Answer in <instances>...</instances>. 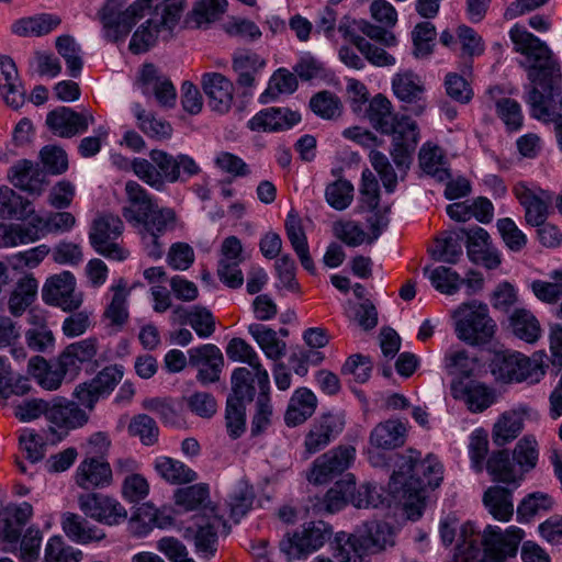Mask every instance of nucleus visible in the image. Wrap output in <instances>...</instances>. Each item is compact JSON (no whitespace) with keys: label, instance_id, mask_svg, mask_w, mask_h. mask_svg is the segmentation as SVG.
Wrapping results in <instances>:
<instances>
[{"label":"nucleus","instance_id":"nucleus-1","mask_svg":"<svg viewBox=\"0 0 562 562\" xmlns=\"http://www.w3.org/2000/svg\"><path fill=\"white\" fill-rule=\"evenodd\" d=\"M396 465L390 492L403 504L407 517L417 520L425 507L426 487L436 488L442 481V464L432 454L420 460V452L411 449L398 457Z\"/></svg>","mask_w":562,"mask_h":562},{"label":"nucleus","instance_id":"nucleus-2","mask_svg":"<svg viewBox=\"0 0 562 562\" xmlns=\"http://www.w3.org/2000/svg\"><path fill=\"white\" fill-rule=\"evenodd\" d=\"M524 536V530L516 526H510L503 531L498 526L488 525L480 533L471 522H467L460 530L456 561L470 562L482 558L480 562H503L516 555Z\"/></svg>","mask_w":562,"mask_h":562},{"label":"nucleus","instance_id":"nucleus-3","mask_svg":"<svg viewBox=\"0 0 562 562\" xmlns=\"http://www.w3.org/2000/svg\"><path fill=\"white\" fill-rule=\"evenodd\" d=\"M366 113L378 132L392 135L390 154L397 169L401 172L408 169L419 142L417 123L407 115L393 113L391 101L381 93L369 101Z\"/></svg>","mask_w":562,"mask_h":562},{"label":"nucleus","instance_id":"nucleus-4","mask_svg":"<svg viewBox=\"0 0 562 562\" xmlns=\"http://www.w3.org/2000/svg\"><path fill=\"white\" fill-rule=\"evenodd\" d=\"M509 38L515 52L524 57L520 65L531 82L527 93L537 89L539 93L549 94L562 88L559 64L543 41L517 24L510 29Z\"/></svg>","mask_w":562,"mask_h":562},{"label":"nucleus","instance_id":"nucleus-5","mask_svg":"<svg viewBox=\"0 0 562 562\" xmlns=\"http://www.w3.org/2000/svg\"><path fill=\"white\" fill-rule=\"evenodd\" d=\"M131 169L140 181L157 191L164 190L167 182L186 181L201 171L190 156L175 157L159 149H153L149 159L134 158L131 161Z\"/></svg>","mask_w":562,"mask_h":562},{"label":"nucleus","instance_id":"nucleus-6","mask_svg":"<svg viewBox=\"0 0 562 562\" xmlns=\"http://www.w3.org/2000/svg\"><path fill=\"white\" fill-rule=\"evenodd\" d=\"M182 11V0H166L156 5L153 15L133 34L130 49L135 54L144 53L153 47L159 37L168 38Z\"/></svg>","mask_w":562,"mask_h":562},{"label":"nucleus","instance_id":"nucleus-7","mask_svg":"<svg viewBox=\"0 0 562 562\" xmlns=\"http://www.w3.org/2000/svg\"><path fill=\"white\" fill-rule=\"evenodd\" d=\"M453 317L458 338L470 345L486 344L495 334L496 324L485 304L476 301L464 303L454 311Z\"/></svg>","mask_w":562,"mask_h":562},{"label":"nucleus","instance_id":"nucleus-8","mask_svg":"<svg viewBox=\"0 0 562 562\" xmlns=\"http://www.w3.org/2000/svg\"><path fill=\"white\" fill-rule=\"evenodd\" d=\"M124 224L120 216L102 214L93 220L89 241L92 248L101 256L116 261H123L130 256V251L122 245Z\"/></svg>","mask_w":562,"mask_h":562},{"label":"nucleus","instance_id":"nucleus-9","mask_svg":"<svg viewBox=\"0 0 562 562\" xmlns=\"http://www.w3.org/2000/svg\"><path fill=\"white\" fill-rule=\"evenodd\" d=\"M177 225V214L171 207L157 205L140 222L133 225L138 231L142 245L146 255L155 260L164 254L161 237L172 232Z\"/></svg>","mask_w":562,"mask_h":562},{"label":"nucleus","instance_id":"nucleus-10","mask_svg":"<svg viewBox=\"0 0 562 562\" xmlns=\"http://www.w3.org/2000/svg\"><path fill=\"white\" fill-rule=\"evenodd\" d=\"M151 2L153 0H137L123 12H116L109 4L104 5L98 13L104 36L113 42L124 38L136 22L150 11Z\"/></svg>","mask_w":562,"mask_h":562},{"label":"nucleus","instance_id":"nucleus-11","mask_svg":"<svg viewBox=\"0 0 562 562\" xmlns=\"http://www.w3.org/2000/svg\"><path fill=\"white\" fill-rule=\"evenodd\" d=\"M493 373L498 380L510 383L526 380L539 381L546 371L536 359H530L520 352H504L495 358Z\"/></svg>","mask_w":562,"mask_h":562},{"label":"nucleus","instance_id":"nucleus-12","mask_svg":"<svg viewBox=\"0 0 562 562\" xmlns=\"http://www.w3.org/2000/svg\"><path fill=\"white\" fill-rule=\"evenodd\" d=\"M512 192L525 211V222L528 225L543 224L550 214L553 195L550 191L535 183L516 182Z\"/></svg>","mask_w":562,"mask_h":562},{"label":"nucleus","instance_id":"nucleus-13","mask_svg":"<svg viewBox=\"0 0 562 562\" xmlns=\"http://www.w3.org/2000/svg\"><path fill=\"white\" fill-rule=\"evenodd\" d=\"M525 101L535 119L553 123L557 145L562 153V88L549 94L532 89L526 93Z\"/></svg>","mask_w":562,"mask_h":562},{"label":"nucleus","instance_id":"nucleus-14","mask_svg":"<svg viewBox=\"0 0 562 562\" xmlns=\"http://www.w3.org/2000/svg\"><path fill=\"white\" fill-rule=\"evenodd\" d=\"M356 458L352 446H338L317 457L311 468L308 481L325 484L348 470Z\"/></svg>","mask_w":562,"mask_h":562},{"label":"nucleus","instance_id":"nucleus-15","mask_svg":"<svg viewBox=\"0 0 562 562\" xmlns=\"http://www.w3.org/2000/svg\"><path fill=\"white\" fill-rule=\"evenodd\" d=\"M327 536L328 530L323 522H310L288 535L280 542V548L292 559H305L324 546Z\"/></svg>","mask_w":562,"mask_h":562},{"label":"nucleus","instance_id":"nucleus-16","mask_svg":"<svg viewBox=\"0 0 562 562\" xmlns=\"http://www.w3.org/2000/svg\"><path fill=\"white\" fill-rule=\"evenodd\" d=\"M78 504L85 515L109 526L119 525L127 517L126 509L119 501L103 494L80 495Z\"/></svg>","mask_w":562,"mask_h":562},{"label":"nucleus","instance_id":"nucleus-17","mask_svg":"<svg viewBox=\"0 0 562 562\" xmlns=\"http://www.w3.org/2000/svg\"><path fill=\"white\" fill-rule=\"evenodd\" d=\"M76 279L72 273L65 271L50 277L42 290L43 300L64 311H75L82 303V294L77 293Z\"/></svg>","mask_w":562,"mask_h":562},{"label":"nucleus","instance_id":"nucleus-18","mask_svg":"<svg viewBox=\"0 0 562 562\" xmlns=\"http://www.w3.org/2000/svg\"><path fill=\"white\" fill-rule=\"evenodd\" d=\"M94 121L90 111L76 112L68 106H58L48 112L46 116L48 130L54 135L63 138H71L78 134H83Z\"/></svg>","mask_w":562,"mask_h":562},{"label":"nucleus","instance_id":"nucleus-19","mask_svg":"<svg viewBox=\"0 0 562 562\" xmlns=\"http://www.w3.org/2000/svg\"><path fill=\"white\" fill-rule=\"evenodd\" d=\"M345 428L342 414H323L313 422L304 438V448L308 454H314L334 441Z\"/></svg>","mask_w":562,"mask_h":562},{"label":"nucleus","instance_id":"nucleus-20","mask_svg":"<svg viewBox=\"0 0 562 562\" xmlns=\"http://www.w3.org/2000/svg\"><path fill=\"white\" fill-rule=\"evenodd\" d=\"M464 241L472 262L481 263L487 269H496L501 265L499 252L493 246L486 229L480 226L464 228Z\"/></svg>","mask_w":562,"mask_h":562},{"label":"nucleus","instance_id":"nucleus-21","mask_svg":"<svg viewBox=\"0 0 562 562\" xmlns=\"http://www.w3.org/2000/svg\"><path fill=\"white\" fill-rule=\"evenodd\" d=\"M189 364L198 368L196 379L202 384L220 380L224 358L221 349L213 344H205L188 350Z\"/></svg>","mask_w":562,"mask_h":562},{"label":"nucleus","instance_id":"nucleus-22","mask_svg":"<svg viewBox=\"0 0 562 562\" xmlns=\"http://www.w3.org/2000/svg\"><path fill=\"white\" fill-rule=\"evenodd\" d=\"M210 109L216 113H227L234 102V85L220 72H206L201 79Z\"/></svg>","mask_w":562,"mask_h":562},{"label":"nucleus","instance_id":"nucleus-23","mask_svg":"<svg viewBox=\"0 0 562 562\" xmlns=\"http://www.w3.org/2000/svg\"><path fill=\"white\" fill-rule=\"evenodd\" d=\"M8 179L15 188L37 195L45 190L48 183L44 169L27 159L12 165L8 170Z\"/></svg>","mask_w":562,"mask_h":562},{"label":"nucleus","instance_id":"nucleus-24","mask_svg":"<svg viewBox=\"0 0 562 562\" xmlns=\"http://www.w3.org/2000/svg\"><path fill=\"white\" fill-rule=\"evenodd\" d=\"M143 93L153 94L161 106L172 108L176 104V88L168 77L160 74L151 64L143 66L139 76Z\"/></svg>","mask_w":562,"mask_h":562},{"label":"nucleus","instance_id":"nucleus-25","mask_svg":"<svg viewBox=\"0 0 562 562\" xmlns=\"http://www.w3.org/2000/svg\"><path fill=\"white\" fill-rule=\"evenodd\" d=\"M124 192L126 203L122 215L132 226L158 205L156 199L135 180L126 181Z\"/></svg>","mask_w":562,"mask_h":562},{"label":"nucleus","instance_id":"nucleus-26","mask_svg":"<svg viewBox=\"0 0 562 562\" xmlns=\"http://www.w3.org/2000/svg\"><path fill=\"white\" fill-rule=\"evenodd\" d=\"M130 289L127 282L120 278L109 288L106 295L108 303L103 312V321L106 325L116 329H121L128 321V296Z\"/></svg>","mask_w":562,"mask_h":562},{"label":"nucleus","instance_id":"nucleus-27","mask_svg":"<svg viewBox=\"0 0 562 562\" xmlns=\"http://www.w3.org/2000/svg\"><path fill=\"white\" fill-rule=\"evenodd\" d=\"M116 384L115 372L110 368H105L89 382L79 384L75 389L74 395L79 404L92 411L100 397L110 394Z\"/></svg>","mask_w":562,"mask_h":562},{"label":"nucleus","instance_id":"nucleus-28","mask_svg":"<svg viewBox=\"0 0 562 562\" xmlns=\"http://www.w3.org/2000/svg\"><path fill=\"white\" fill-rule=\"evenodd\" d=\"M218 519L216 517H199L192 526L184 531L187 539H193L196 552L204 558H212L217 551L218 537L216 529Z\"/></svg>","mask_w":562,"mask_h":562},{"label":"nucleus","instance_id":"nucleus-29","mask_svg":"<svg viewBox=\"0 0 562 562\" xmlns=\"http://www.w3.org/2000/svg\"><path fill=\"white\" fill-rule=\"evenodd\" d=\"M301 116L286 108H268L257 113L248 122L251 131L277 132L291 128Z\"/></svg>","mask_w":562,"mask_h":562},{"label":"nucleus","instance_id":"nucleus-30","mask_svg":"<svg viewBox=\"0 0 562 562\" xmlns=\"http://www.w3.org/2000/svg\"><path fill=\"white\" fill-rule=\"evenodd\" d=\"M0 93L4 102L13 109H19L24 103L23 85L14 61L8 56L0 57Z\"/></svg>","mask_w":562,"mask_h":562},{"label":"nucleus","instance_id":"nucleus-31","mask_svg":"<svg viewBox=\"0 0 562 562\" xmlns=\"http://www.w3.org/2000/svg\"><path fill=\"white\" fill-rule=\"evenodd\" d=\"M316 407V395L307 387H299L289 400L284 423L289 427L302 425L313 416Z\"/></svg>","mask_w":562,"mask_h":562},{"label":"nucleus","instance_id":"nucleus-32","mask_svg":"<svg viewBox=\"0 0 562 562\" xmlns=\"http://www.w3.org/2000/svg\"><path fill=\"white\" fill-rule=\"evenodd\" d=\"M75 480L83 490L103 487L111 483L112 470L108 462L87 458L77 468Z\"/></svg>","mask_w":562,"mask_h":562},{"label":"nucleus","instance_id":"nucleus-33","mask_svg":"<svg viewBox=\"0 0 562 562\" xmlns=\"http://www.w3.org/2000/svg\"><path fill=\"white\" fill-rule=\"evenodd\" d=\"M356 491V481L352 474L346 475L330 487L322 499L314 504V510L317 514H334L341 510L348 501H351V494Z\"/></svg>","mask_w":562,"mask_h":562},{"label":"nucleus","instance_id":"nucleus-34","mask_svg":"<svg viewBox=\"0 0 562 562\" xmlns=\"http://www.w3.org/2000/svg\"><path fill=\"white\" fill-rule=\"evenodd\" d=\"M508 329L518 339L536 344L542 336V328L536 315L527 308L517 307L508 316Z\"/></svg>","mask_w":562,"mask_h":562},{"label":"nucleus","instance_id":"nucleus-35","mask_svg":"<svg viewBox=\"0 0 562 562\" xmlns=\"http://www.w3.org/2000/svg\"><path fill=\"white\" fill-rule=\"evenodd\" d=\"M226 355L233 361L247 363L255 371L257 383L267 389L269 382L268 371L261 364L257 351L243 338H233L226 347Z\"/></svg>","mask_w":562,"mask_h":562},{"label":"nucleus","instance_id":"nucleus-36","mask_svg":"<svg viewBox=\"0 0 562 562\" xmlns=\"http://www.w3.org/2000/svg\"><path fill=\"white\" fill-rule=\"evenodd\" d=\"M153 467L158 476L169 484H188L198 479V474L194 470L170 457H157L154 460Z\"/></svg>","mask_w":562,"mask_h":562},{"label":"nucleus","instance_id":"nucleus-37","mask_svg":"<svg viewBox=\"0 0 562 562\" xmlns=\"http://www.w3.org/2000/svg\"><path fill=\"white\" fill-rule=\"evenodd\" d=\"M338 30L344 35V37L351 42L364 56V58L373 66L389 67L395 65L396 59L393 55L389 54L384 48L371 44L359 34H356L350 29V26L339 24Z\"/></svg>","mask_w":562,"mask_h":562},{"label":"nucleus","instance_id":"nucleus-38","mask_svg":"<svg viewBox=\"0 0 562 562\" xmlns=\"http://www.w3.org/2000/svg\"><path fill=\"white\" fill-rule=\"evenodd\" d=\"M406 426L397 419L378 424L370 434V442L375 448L395 449L404 445Z\"/></svg>","mask_w":562,"mask_h":562},{"label":"nucleus","instance_id":"nucleus-39","mask_svg":"<svg viewBox=\"0 0 562 562\" xmlns=\"http://www.w3.org/2000/svg\"><path fill=\"white\" fill-rule=\"evenodd\" d=\"M95 355V340L83 339L67 346L58 357V361L61 368L66 369L70 376H74L80 370V366L92 360Z\"/></svg>","mask_w":562,"mask_h":562},{"label":"nucleus","instance_id":"nucleus-40","mask_svg":"<svg viewBox=\"0 0 562 562\" xmlns=\"http://www.w3.org/2000/svg\"><path fill=\"white\" fill-rule=\"evenodd\" d=\"M284 226L286 237L299 257L302 267L313 273L315 271V266L310 255L307 238L300 217L293 213H289Z\"/></svg>","mask_w":562,"mask_h":562},{"label":"nucleus","instance_id":"nucleus-41","mask_svg":"<svg viewBox=\"0 0 562 562\" xmlns=\"http://www.w3.org/2000/svg\"><path fill=\"white\" fill-rule=\"evenodd\" d=\"M33 516V507L23 502L18 505H9L4 509L2 537L7 542L16 543L21 537V530Z\"/></svg>","mask_w":562,"mask_h":562},{"label":"nucleus","instance_id":"nucleus-42","mask_svg":"<svg viewBox=\"0 0 562 562\" xmlns=\"http://www.w3.org/2000/svg\"><path fill=\"white\" fill-rule=\"evenodd\" d=\"M61 19L56 14L42 13L16 20L11 30L19 36H44L57 29Z\"/></svg>","mask_w":562,"mask_h":562},{"label":"nucleus","instance_id":"nucleus-43","mask_svg":"<svg viewBox=\"0 0 562 562\" xmlns=\"http://www.w3.org/2000/svg\"><path fill=\"white\" fill-rule=\"evenodd\" d=\"M29 367L37 379L38 384L49 391L57 390L61 385L64 379L69 375L66 369L61 368L58 360L54 364H48L47 361L40 356L31 358Z\"/></svg>","mask_w":562,"mask_h":562},{"label":"nucleus","instance_id":"nucleus-44","mask_svg":"<svg viewBox=\"0 0 562 562\" xmlns=\"http://www.w3.org/2000/svg\"><path fill=\"white\" fill-rule=\"evenodd\" d=\"M488 513L499 521H508L514 514L512 491L502 486H491L483 496Z\"/></svg>","mask_w":562,"mask_h":562},{"label":"nucleus","instance_id":"nucleus-45","mask_svg":"<svg viewBox=\"0 0 562 562\" xmlns=\"http://www.w3.org/2000/svg\"><path fill=\"white\" fill-rule=\"evenodd\" d=\"M486 469L498 482L518 486L524 481L521 472L515 467L505 450L494 452L486 462Z\"/></svg>","mask_w":562,"mask_h":562},{"label":"nucleus","instance_id":"nucleus-46","mask_svg":"<svg viewBox=\"0 0 562 562\" xmlns=\"http://www.w3.org/2000/svg\"><path fill=\"white\" fill-rule=\"evenodd\" d=\"M46 418L57 427L77 428L88 422L87 413L76 403H56L46 411Z\"/></svg>","mask_w":562,"mask_h":562},{"label":"nucleus","instance_id":"nucleus-47","mask_svg":"<svg viewBox=\"0 0 562 562\" xmlns=\"http://www.w3.org/2000/svg\"><path fill=\"white\" fill-rule=\"evenodd\" d=\"M41 238L40 226L34 217L27 223L0 226V243L4 247H15Z\"/></svg>","mask_w":562,"mask_h":562},{"label":"nucleus","instance_id":"nucleus-48","mask_svg":"<svg viewBox=\"0 0 562 562\" xmlns=\"http://www.w3.org/2000/svg\"><path fill=\"white\" fill-rule=\"evenodd\" d=\"M266 61L256 53L240 52L234 56L233 69L237 72L240 87L252 88L256 77L265 67Z\"/></svg>","mask_w":562,"mask_h":562},{"label":"nucleus","instance_id":"nucleus-49","mask_svg":"<svg viewBox=\"0 0 562 562\" xmlns=\"http://www.w3.org/2000/svg\"><path fill=\"white\" fill-rule=\"evenodd\" d=\"M419 165L426 173L440 182L451 178L443 150L439 146L424 144L419 151Z\"/></svg>","mask_w":562,"mask_h":562},{"label":"nucleus","instance_id":"nucleus-50","mask_svg":"<svg viewBox=\"0 0 562 562\" xmlns=\"http://www.w3.org/2000/svg\"><path fill=\"white\" fill-rule=\"evenodd\" d=\"M464 241V227L446 232L442 237L436 239L432 256L438 261L456 263L462 256Z\"/></svg>","mask_w":562,"mask_h":562},{"label":"nucleus","instance_id":"nucleus-51","mask_svg":"<svg viewBox=\"0 0 562 562\" xmlns=\"http://www.w3.org/2000/svg\"><path fill=\"white\" fill-rule=\"evenodd\" d=\"M394 94L404 102L418 103L424 95V83L419 76L412 71L396 74L392 79Z\"/></svg>","mask_w":562,"mask_h":562},{"label":"nucleus","instance_id":"nucleus-52","mask_svg":"<svg viewBox=\"0 0 562 562\" xmlns=\"http://www.w3.org/2000/svg\"><path fill=\"white\" fill-rule=\"evenodd\" d=\"M248 331L267 358L278 361L284 356L286 345L278 338L276 330L261 324H251Z\"/></svg>","mask_w":562,"mask_h":562},{"label":"nucleus","instance_id":"nucleus-53","mask_svg":"<svg viewBox=\"0 0 562 562\" xmlns=\"http://www.w3.org/2000/svg\"><path fill=\"white\" fill-rule=\"evenodd\" d=\"M226 0H200L198 1L189 18L187 24L191 27H202L218 20L226 11Z\"/></svg>","mask_w":562,"mask_h":562},{"label":"nucleus","instance_id":"nucleus-54","mask_svg":"<svg viewBox=\"0 0 562 562\" xmlns=\"http://www.w3.org/2000/svg\"><path fill=\"white\" fill-rule=\"evenodd\" d=\"M458 392V390H454ZM456 398H461L472 413H481L488 408L495 401L492 390L479 382H470L461 390V394L454 393Z\"/></svg>","mask_w":562,"mask_h":562},{"label":"nucleus","instance_id":"nucleus-55","mask_svg":"<svg viewBox=\"0 0 562 562\" xmlns=\"http://www.w3.org/2000/svg\"><path fill=\"white\" fill-rule=\"evenodd\" d=\"M524 429V417L516 411L505 412L493 428V441L505 446L518 437Z\"/></svg>","mask_w":562,"mask_h":562},{"label":"nucleus","instance_id":"nucleus-56","mask_svg":"<svg viewBox=\"0 0 562 562\" xmlns=\"http://www.w3.org/2000/svg\"><path fill=\"white\" fill-rule=\"evenodd\" d=\"M360 535L339 533L335 540L334 555L339 562H362L368 554Z\"/></svg>","mask_w":562,"mask_h":562},{"label":"nucleus","instance_id":"nucleus-57","mask_svg":"<svg viewBox=\"0 0 562 562\" xmlns=\"http://www.w3.org/2000/svg\"><path fill=\"white\" fill-rule=\"evenodd\" d=\"M251 373L247 368H236L231 378L232 394L227 398V403L245 406L255 397V386L250 378Z\"/></svg>","mask_w":562,"mask_h":562},{"label":"nucleus","instance_id":"nucleus-58","mask_svg":"<svg viewBox=\"0 0 562 562\" xmlns=\"http://www.w3.org/2000/svg\"><path fill=\"white\" fill-rule=\"evenodd\" d=\"M38 282L33 277L21 279L9 299L12 315L20 316L33 303L37 294Z\"/></svg>","mask_w":562,"mask_h":562},{"label":"nucleus","instance_id":"nucleus-59","mask_svg":"<svg viewBox=\"0 0 562 562\" xmlns=\"http://www.w3.org/2000/svg\"><path fill=\"white\" fill-rule=\"evenodd\" d=\"M61 525L65 533L77 542L87 543L103 537L97 528L90 527L83 517L74 513L64 514Z\"/></svg>","mask_w":562,"mask_h":562},{"label":"nucleus","instance_id":"nucleus-60","mask_svg":"<svg viewBox=\"0 0 562 562\" xmlns=\"http://www.w3.org/2000/svg\"><path fill=\"white\" fill-rule=\"evenodd\" d=\"M539 460V446L531 435L524 436L518 440L513 450V461L518 467L522 476L537 467Z\"/></svg>","mask_w":562,"mask_h":562},{"label":"nucleus","instance_id":"nucleus-61","mask_svg":"<svg viewBox=\"0 0 562 562\" xmlns=\"http://www.w3.org/2000/svg\"><path fill=\"white\" fill-rule=\"evenodd\" d=\"M259 386V394L256 400V412L251 420V435L257 436L265 432L272 424L273 409L269 396L270 381L268 382L267 389Z\"/></svg>","mask_w":562,"mask_h":562},{"label":"nucleus","instance_id":"nucleus-62","mask_svg":"<svg viewBox=\"0 0 562 562\" xmlns=\"http://www.w3.org/2000/svg\"><path fill=\"white\" fill-rule=\"evenodd\" d=\"M132 112L137 119L138 127L149 137L167 138L171 135V126L168 122L158 120L154 115L146 113L139 103L132 105Z\"/></svg>","mask_w":562,"mask_h":562},{"label":"nucleus","instance_id":"nucleus-63","mask_svg":"<svg viewBox=\"0 0 562 562\" xmlns=\"http://www.w3.org/2000/svg\"><path fill=\"white\" fill-rule=\"evenodd\" d=\"M311 110L324 120H336L342 113V103L333 92L323 90L310 100Z\"/></svg>","mask_w":562,"mask_h":562},{"label":"nucleus","instance_id":"nucleus-64","mask_svg":"<svg viewBox=\"0 0 562 562\" xmlns=\"http://www.w3.org/2000/svg\"><path fill=\"white\" fill-rule=\"evenodd\" d=\"M44 560L45 562H80L82 552L66 544L61 537L55 536L46 543Z\"/></svg>","mask_w":562,"mask_h":562}]
</instances>
